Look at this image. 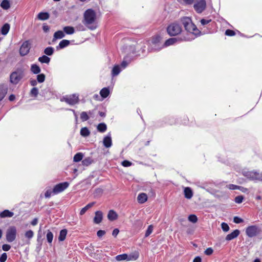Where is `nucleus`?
Instances as JSON below:
<instances>
[{
    "label": "nucleus",
    "mask_w": 262,
    "mask_h": 262,
    "mask_svg": "<svg viewBox=\"0 0 262 262\" xmlns=\"http://www.w3.org/2000/svg\"><path fill=\"white\" fill-rule=\"evenodd\" d=\"M181 21L187 31L194 34H196L199 33V30L192 23L191 19L189 17H183Z\"/></svg>",
    "instance_id": "obj_1"
},
{
    "label": "nucleus",
    "mask_w": 262,
    "mask_h": 262,
    "mask_svg": "<svg viewBox=\"0 0 262 262\" xmlns=\"http://www.w3.org/2000/svg\"><path fill=\"white\" fill-rule=\"evenodd\" d=\"M96 19V13L94 10L88 9L84 13L83 24L89 26L92 24Z\"/></svg>",
    "instance_id": "obj_2"
},
{
    "label": "nucleus",
    "mask_w": 262,
    "mask_h": 262,
    "mask_svg": "<svg viewBox=\"0 0 262 262\" xmlns=\"http://www.w3.org/2000/svg\"><path fill=\"white\" fill-rule=\"evenodd\" d=\"M167 32L171 36H175L182 31V28L180 25L177 23H173L169 25L167 28Z\"/></svg>",
    "instance_id": "obj_3"
},
{
    "label": "nucleus",
    "mask_w": 262,
    "mask_h": 262,
    "mask_svg": "<svg viewBox=\"0 0 262 262\" xmlns=\"http://www.w3.org/2000/svg\"><path fill=\"white\" fill-rule=\"evenodd\" d=\"M195 11L198 13H201L206 8L205 0H196L193 5Z\"/></svg>",
    "instance_id": "obj_4"
},
{
    "label": "nucleus",
    "mask_w": 262,
    "mask_h": 262,
    "mask_svg": "<svg viewBox=\"0 0 262 262\" xmlns=\"http://www.w3.org/2000/svg\"><path fill=\"white\" fill-rule=\"evenodd\" d=\"M16 229L15 227L12 226L9 228L6 232V239L8 242H12L16 238Z\"/></svg>",
    "instance_id": "obj_5"
},
{
    "label": "nucleus",
    "mask_w": 262,
    "mask_h": 262,
    "mask_svg": "<svg viewBox=\"0 0 262 262\" xmlns=\"http://www.w3.org/2000/svg\"><path fill=\"white\" fill-rule=\"evenodd\" d=\"M69 186L68 182H65L56 185L53 189V193L56 194L63 191Z\"/></svg>",
    "instance_id": "obj_6"
},
{
    "label": "nucleus",
    "mask_w": 262,
    "mask_h": 262,
    "mask_svg": "<svg viewBox=\"0 0 262 262\" xmlns=\"http://www.w3.org/2000/svg\"><path fill=\"white\" fill-rule=\"evenodd\" d=\"M31 48V43L29 40L24 41L19 49L20 55L22 56L27 55Z\"/></svg>",
    "instance_id": "obj_7"
},
{
    "label": "nucleus",
    "mask_w": 262,
    "mask_h": 262,
    "mask_svg": "<svg viewBox=\"0 0 262 262\" xmlns=\"http://www.w3.org/2000/svg\"><path fill=\"white\" fill-rule=\"evenodd\" d=\"M23 78V74L19 72H13L10 76V81L13 84H17Z\"/></svg>",
    "instance_id": "obj_8"
},
{
    "label": "nucleus",
    "mask_w": 262,
    "mask_h": 262,
    "mask_svg": "<svg viewBox=\"0 0 262 262\" xmlns=\"http://www.w3.org/2000/svg\"><path fill=\"white\" fill-rule=\"evenodd\" d=\"M79 100L78 96L76 94L67 96L61 99V101H64L70 105H74L78 103Z\"/></svg>",
    "instance_id": "obj_9"
},
{
    "label": "nucleus",
    "mask_w": 262,
    "mask_h": 262,
    "mask_svg": "<svg viewBox=\"0 0 262 262\" xmlns=\"http://www.w3.org/2000/svg\"><path fill=\"white\" fill-rule=\"evenodd\" d=\"M246 232L247 236L252 237L257 235L259 232V230L256 226H250L247 228Z\"/></svg>",
    "instance_id": "obj_10"
},
{
    "label": "nucleus",
    "mask_w": 262,
    "mask_h": 262,
    "mask_svg": "<svg viewBox=\"0 0 262 262\" xmlns=\"http://www.w3.org/2000/svg\"><path fill=\"white\" fill-rule=\"evenodd\" d=\"M239 231L237 229L234 230L231 233L228 234L226 237V240L227 241H231L236 237H237L239 234Z\"/></svg>",
    "instance_id": "obj_11"
},
{
    "label": "nucleus",
    "mask_w": 262,
    "mask_h": 262,
    "mask_svg": "<svg viewBox=\"0 0 262 262\" xmlns=\"http://www.w3.org/2000/svg\"><path fill=\"white\" fill-rule=\"evenodd\" d=\"M102 220V213L100 211H97L95 212V216L94 218V222L98 224L100 223Z\"/></svg>",
    "instance_id": "obj_12"
},
{
    "label": "nucleus",
    "mask_w": 262,
    "mask_h": 262,
    "mask_svg": "<svg viewBox=\"0 0 262 262\" xmlns=\"http://www.w3.org/2000/svg\"><path fill=\"white\" fill-rule=\"evenodd\" d=\"M65 35L63 31H57L56 32L54 33L53 35V38L52 39V41L54 42L57 39H59L63 38L64 37Z\"/></svg>",
    "instance_id": "obj_13"
},
{
    "label": "nucleus",
    "mask_w": 262,
    "mask_h": 262,
    "mask_svg": "<svg viewBox=\"0 0 262 262\" xmlns=\"http://www.w3.org/2000/svg\"><path fill=\"white\" fill-rule=\"evenodd\" d=\"M8 88L4 85H0V101L3 99L7 93Z\"/></svg>",
    "instance_id": "obj_14"
},
{
    "label": "nucleus",
    "mask_w": 262,
    "mask_h": 262,
    "mask_svg": "<svg viewBox=\"0 0 262 262\" xmlns=\"http://www.w3.org/2000/svg\"><path fill=\"white\" fill-rule=\"evenodd\" d=\"M103 143L104 146L106 148H109L112 146V141L110 135H108L104 138Z\"/></svg>",
    "instance_id": "obj_15"
},
{
    "label": "nucleus",
    "mask_w": 262,
    "mask_h": 262,
    "mask_svg": "<svg viewBox=\"0 0 262 262\" xmlns=\"http://www.w3.org/2000/svg\"><path fill=\"white\" fill-rule=\"evenodd\" d=\"M137 200L139 203L142 204L145 203L147 200V196L145 193H140L138 197Z\"/></svg>",
    "instance_id": "obj_16"
},
{
    "label": "nucleus",
    "mask_w": 262,
    "mask_h": 262,
    "mask_svg": "<svg viewBox=\"0 0 262 262\" xmlns=\"http://www.w3.org/2000/svg\"><path fill=\"white\" fill-rule=\"evenodd\" d=\"M10 28V25L8 23H6L3 25L1 29V33L3 35H6L8 34Z\"/></svg>",
    "instance_id": "obj_17"
},
{
    "label": "nucleus",
    "mask_w": 262,
    "mask_h": 262,
    "mask_svg": "<svg viewBox=\"0 0 262 262\" xmlns=\"http://www.w3.org/2000/svg\"><path fill=\"white\" fill-rule=\"evenodd\" d=\"M118 215L114 210H110L107 214V218L110 221H114L117 219Z\"/></svg>",
    "instance_id": "obj_18"
},
{
    "label": "nucleus",
    "mask_w": 262,
    "mask_h": 262,
    "mask_svg": "<svg viewBox=\"0 0 262 262\" xmlns=\"http://www.w3.org/2000/svg\"><path fill=\"white\" fill-rule=\"evenodd\" d=\"M70 44V41L66 39L62 40L59 43L58 46L56 47L57 49H63Z\"/></svg>",
    "instance_id": "obj_19"
},
{
    "label": "nucleus",
    "mask_w": 262,
    "mask_h": 262,
    "mask_svg": "<svg viewBox=\"0 0 262 262\" xmlns=\"http://www.w3.org/2000/svg\"><path fill=\"white\" fill-rule=\"evenodd\" d=\"M95 204V202H92V203H90L89 204H88V205H86L84 207L82 208L80 211V214L81 215L84 214L85 212L88 210L90 208H91V207H92Z\"/></svg>",
    "instance_id": "obj_20"
},
{
    "label": "nucleus",
    "mask_w": 262,
    "mask_h": 262,
    "mask_svg": "<svg viewBox=\"0 0 262 262\" xmlns=\"http://www.w3.org/2000/svg\"><path fill=\"white\" fill-rule=\"evenodd\" d=\"M13 215H14L13 212H11L8 210H5L4 211H3V212H2L0 213V216L2 218L7 217H11L13 216Z\"/></svg>",
    "instance_id": "obj_21"
},
{
    "label": "nucleus",
    "mask_w": 262,
    "mask_h": 262,
    "mask_svg": "<svg viewBox=\"0 0 262 262\" xmlns=\"http://www.w3.org/2000/svg\"><path fill=\"white\" fill-rule=\"evenodd\" d=\"M184 195L185 197L188 199H190L192 197L193 193L189 187H186L184 189Z\"/></svg>",
    "instance_id": "obj_22"
},
{
    "label": "nucleus",
    "mask_w": 262,
    "mask_h": 262,
    "mask_svg": "<svg viewBox=\"0 0 262 262\" xmlns=\"http://www.w3.org/2000/svg\"><path fill=\"white\" fill-rule=\"evenodd\" d=\"M37 17L41 20H45L49 18V14L47 12H40L38 14Z\"/></svg>",
    "instance_id": "obj_23"
},
{
    "label": "nucleus",
    "mask_w": 262,
    "mask_h": 262,
    "mask_svg": "<svg viewBox=\"0 0 262 262\" xmlns=\"http://www.w3.org/2000/svg\"><path fill=\"white\" fill-rule=\"evenodd\" d=\"M63 31L67 34H73L75 32L74 28L71 26H66L63 28Z\"/></svg>",
    "instance_id": "obj_24"
},
{
    "label": "nucleus",
    "mask_w": 262,
    "mask_h": 262,
    "mask_svg": "<svg viewBox=\"0 0 262 262\" xmlns=\"http://www.w3.org/2000/svg\"><path fill=\"white\" fill-rule=\"evenodd\" d=\"M67 234V229H62L60 231L59 235L58 237V239L59 241H63Z\"/></svg>",
    "instance_id": "obj_25"
},
{
    "label": "nucleus",
    "mask_w": 262,
    "mask_h": 262,
    "mask_svg": "<svg viewBox=\"0 0 262 262\" xmlns=\"http://www.w3.org/2000/svg\"><path fill=\"white\" fill-rule=\"evenodd\" d=\"M31 71L34 74H37L40 72V68L37 64H33L31 67Z\"/></svg>",
    "instance_id": "obj_26"
},
{
    "label": "nucleus",
    "mask_w": 262,
    "mask_h": 262,
    "mask_svg": "<svg viewBox=\"0 0 262 262\" xmlns=\"http://www.w3.org/2000/svg\"><path fill=\"white\" fill-rule=\"evenodd\" d=\"M110 94L109 90L107 88H103L100 92V94L102 97L106 98Z\"/></svg>",
    "instance_id": "obj_27"
},
{
    "label": "nucleus",
    "mask_w": 262,
    "mask_h": 262,
    "mask_svg": "<svg viewBox=\"0 0 262 262\" xmlns=\"http://www.w3.org/2000/svg\"><path fill=\"white\" fill-rule=\"evenodd\" d=\"M161 39V38L160 36H159V35L155 36L152 38V39L151 40V43L152 45L156 46L160 42Z\"/></svg>",
    "instance_id": "obj_28"
},
{
    "label": "nucleus",
    "mask_w": 262,
    "mask_h": 262,
    "mask_svg": "<svg viewBox=\"0 0 262 262\" xmlns=\"http://www.w3.org/2000/svg\"><path fill=\"white\" fill-rule=\"evenodd\" d=\"M83 157V155L81 152L77 153L73 158V161L75 162H78L82 160Z\"/></svg>",
    "instance_id": "obj_29"
},
{
    "label": "nucleus",
    "mask_w": 262,
    "mask_h": 262,
    "mask_svg": "<svg viewBox=\"0 0 262 262\" xmlns=\"http://www.w3.org/2000/svg\"><path fill=\"white\" fill-rule=\"evenodd\" d=\"M177 41V39L176 38H171L166 40L164 43V46L166 47L172 45L176 43Z\"/></svg>",
    "instance_id": "obj_30"
},
{
    "label": "nucleus",
    "mask_w": 262,
    "mask_h": 262,
    "mask_svg": "<svg viewBox=\"0 0 262 262\" xmlns=\"http://www.w3.org/2000/svg\"><path fill=\"white\" fill-rule=\"evenodd\" d=\"M116 259L117 261H121L125 259L130 260V258H128V255L126 254H123L121 255H118L116 256Z\"/></svg>",
    "instance_id": "obj_31"
},
{
    "label": "nucleus",
    "mask_w": 262,
    "mask_h": 262,
    "mask_svg": "<svg viewBox=\"0 0 262 262\" xmlns=\"http://www.w3.org/2000/svg\"><path fill=\"white\" fill-rule=\"evenodd\" d=\"M107 128L106 125L104 123H100L97 126V129L99 132L103 133L106 131Z\"/></svg>",
    "instance_id": "obj_32"
},
{
    "label": "nucleus",
    "mask_w": 262,
    "mask_h": 262,
    "mask_svg": "<svg viewBox=\"0 0 262 262\" xmlns=\"http://www.w3.org/2000/svg\"><path fill=\"white\" fill-rule=\"evenodd\" d=\"M38 61L41 63H49L50 61V58L46 55H43L39 57Z\"/></svg>",
    "instance_id": "obj_33"
},
{
    "label": "nucleus",
    "mask_w": 262,
    "mask_h": 262,
    "mask_svg": "<svg viewBox=\"0 0 262 262\" xmlns=\"http://www.w3.org/2000/svg\"><path fill=\"white\" fill-rule=\"evenodd\" d=\"M90 132L87 127H82L80 130V135L83 137L89 136Z\"/></svg>",
    "instance_id": "obj_34"
},
{
    "label": "nucleus",
    "mask_w": 262,
    "mask_h": 262,
    "mask_svg": "<svg viewBox=\"0 0 262 262\" xmlns=\"http://www.w3.org/2000/svg\"><path fill=\"white\" fill-rule=\"evenodd\" d=\"M54 49L53 47H49L46 48L44 50V53L45 54L51 56L53 54Z\"/></svg>",
    "instance_id": "obj_35"
},
{
    "label": "nucleus",
    "mask_w": 262,
    "mask_h": 262,
    "mask_svg": "<svg viewBox=\"0 0 262 262\" xmlns=\"http://www.w3.org/2000/svg\"><path fill=\"white\" fill-rule=\"evenodd\" d=\"M1 7L5 10L8 9L10 8V3L8 0H4L2 1L1 5Z\"/></svg>",
    "instance_id": "obj_36"
},
{
    "label": "nucleus",
    "mask_w": 262,
    "mask_h": 262,
    "mask_svg": "<svg viewBox=\"0 0 262 262\" xmlns=\"http://www.w3.org/2000/svg\"><path fill=\"white\" fill-rule=\"evenodd\" d=\"M120 72V68L119 66H115L112 71V74L113 76H116L119 74Z\"/></svg>",
    "instance_id": "obj_37"
},
{
    "label": "nucleus",
    "mask_w": 262,
    "mask_h": 262,
    "mask_svg": "<svg viewBox=\"0 0 262 262\" xmlns=\"http://www.w3.org/2000/svg\"><path fill=\"white\" fill-rule=\"evenodd\" d=\"M80 118L82 121H85L89 119V117L86 112H82L80 114Z\"/></svg>",
    "instance_id": "obj_38"
},
{
    "label": "nucleus",
    "mask_w": 262,
    "mask_h": 262,
    "mask_svg": "<svg viewBox=\"0 0 262 262\" xmlns=\"http://www.w3.org/2000/svg\"><path fill=\"white\" fill-rule=\"evenodd\" d=\"M92 162V160L90 158H85L82 160V163L84 166H89Z\"/></svg>",
    "instance_id": "obj_39"
},
{
    "label": "nucleus",
    "mask_w": 262,
    "mask_h": 262,
    "mask_svg": "<svg viewBox=\"0 0 262 262\" xmlns=\"http://www.w3.org/2000/svg\"><path fill=\"white\" fill-rule=\"evenodd\" d=\"M53 233L51 231H48L47 232V239L48 242L49 243H51L53 241Z\"/></svg>",
    "instance_id": "obj_40"
},
{
    "label": "nucleus",
    "mask_w": 262,
    "mask_h": 262,
    "mask_svg": "<svg viewBox=\"0 0 262 262\" xmlns=\"http://www.w3.org/2000/svg\"><path fill=\"white\" fill-rule=\"evenodd\" d=\"M153 231V226L152 225H150L148 227L146 231L145 236L148 237L152 232Z\"/></svg>",
    "instance_id": "obj_41"
},
{
    "label": "nucleus",
    "mask_w": 262,
    "mask_h": 262,
    "mask_svg": "<svg viewBox=\"0 0 262 262\" xmlns=\"http://www.w3.org/2000/svg\"><path fill=\"white\" fill-rule=\"evenodd\" d=\"M37 80L38 82H43L45 80V75L43 74H40L37 76Z\"/></svg>",
    "instance_id": "obj_42"
},
{
    "label": "nucleus",
    "mask_w": 262,
    "mask_h": 262,
    "mask_svg": "<svg viewBox=\"0 0 262 262\" xmlns=\"http://www.w3.org/2000/svg\"><path fill=\"white\" fill-rule=\"evenodd\" d=\"M188 220L193 223H195L197 222L198 218L196 215L191 214L188 216Z\"/></svg>",
    "instance_id": "obj_43"
},
{
    "label": "nucleus",
    "mask_w": 262,
    "mask_h": 262,
    "mask_svg": "<svg viewBox=\"0 0 262 262\" xmlns=\"http://www.w3.org/2000/svg\"><path fill=\"white\" fill-rule=\"evenodd\" d=\"M34 235V232L33 231L30 230L26 232L25 236L28 239L31 238Z\"/></svg>",
    "instance_id": "obj_44"
},
{
    "label": "nucleus",
    "mask_w": 262,
    "mask_h": 262,
    "mask_svg": "<svg viewBox=\"0 0 262 262\" xmlns=\"http://www.w3.org/2000/svg\"><path fill=\"white\" fill-rule=\"evenodd\" d=\"M221 227H222V230L224 232H227L229 230V227L227 223H222L221 224Z\"/></svg>",
    "instance_id": "obj_45"
},
{
    "label": "nucleus",
    "mask_w": 262,
    "mask_h": 262,
    "mask_svg": "<svg viewBox=\"0 0 262 262\" xmlns=\"http://www.w3.org/2000/svg\"><path fill=\"white\" fill-rule=\"evenodd\" d=\"M244 200V197L242 195H238L235 198L234 201L236 203L240 204Z\"/></svg>",
    "instance_id": "obj_46"
},
{
    "label": "nucleus",
    "mask_w": 262,
    "mask_h": 262,
    "mask_svg": "<svg viewBox=\"0 0 262 262\" xmlns=\"http://www.w3.org/2000/svg\"><path fill=\"white\" fill-rule=\"evenodd\" d=\"M38 94V90L36 88H33L31 91V94L32 96L36 97Z\"/></svg>",
    "instance_id": "obj_47"
},
{
    "label": "nucleus",
    "mask_w": 262,
    "mask_h": 262,
    "mask_svg": "<svg viewBox=\"0 0 262 262\" xmlns=\"http://www.w3.org/2000/svg\"><path fill=\"white\" fill-rule=\"evenodd\" d=\"M7 258V255L6 253H4L0 257V262H5Z\"/></svg>",
    "instance_id": "obj_48"
},
{
    "label": "nucleus",
    "mask_w": 262,
    "mask_h": 262,
    "mask_svg": "<svg viewBox=\"0 0 262 262\" xmlns=\"http://www.w3.org/2000/svg\"><path fill=\"white\" fill-rule=\"evenodd\" d=\"M213 252V249L211 248H208L205 251L204 253L207 255H210L212 254Z\"/></svg>",
    "instance_id": "obj_49"
},
{
    "label": "nucleus",
    "mask_w": 262,
    "mask_h": 262,
    "mask_svg": "<svg viewBox=\"0 0 262 262\" xmlns=\"http://www.w3.org/2000/svg\"><path fill=\"white\" fill-rule=\"evenodd\" d=\"M225 34L228 36H234L235 35V32L231 30L228 29L225 32Z\"/></svg>",
    "instance_id": "obj_50"
},
{
    "label": "nucleus",
    "mask_w": 262,
    "mask_h": 262,
    "mask_svg": "<svg viewBox=\"0 0 262 262\" xmlns=\"http://www.w3.org/2000/svg\"><path fill=\"white\" fill-rule=\"evenodd\" d=\"M233 221L236 224H239L243 222V220L238 216H235L233 219Z\"/></svg>",
    "instance_id": "obj_51"
},
{
    "label": "nucleus",
    "mask_w": 262,
    "mask_h": 262,
    "mask_svg": "<svg viewBox=\"0 0 262 262\" xmlns=\"http://www.w3.org/2000/svg\"><path fill=\"white\" fill-rule=\"evenodd\" d=\"M227 188L231 190H235L238 189V186L234 184H229L227 186Z\"/></svg>",
    "instance_id": "obj_52"
},
{
    "label": "nucleus",
    "mask_w": 262,
    "mask_h": 262,
    "mask_svg": "<svg viewBox=\"0 0 262 262\" xmlns=\"http://www.w3.org/2000/svg\"><path fill=\"white\" fill-rule=\"evenodd\" d=\"M122 165L124 167H128L132 165V163L127 160H124L122 162Z\"/></svg>",
    "instance_id": "obj_53"
},
{
    "label": "nucleus",
    "mask_w": 262,
    "mask_h": 262,
    "mask_svg": "<svg viewBox=\"0 0 262 262\" xmlns=\"http://www.w3.org/2000/svg\"><path fill=\"white\" fill-rule=\"evenodd\" d=\"M11 248L10 245L8 244H4L2 246V249L5 251H9Z\"/></svg>",
    "instance_id": "obj_54"
},
{
    "label": "nucleus",
    "mask_w": 262,
    "mask_h": 262,
    "mask_svg": "<svg viewBox=\"0 0 262 262\" xmlns=\"http://www.w3.org/2000/svg\"><path fill=\"white\" fill-rule=\"evenodd\" d=\"M105 234L104 230H100L97 231V235L99 237H101Z\"/></svg>",
    "instance_id": "obj_55"
},
{
    "label": "nucleus",
    "mask_w": 262,
    "mask_h": 262,
    "mask_svg": "<svg viewBox=\"0 0 262 262\" xmlns=\"http://www.w3.org/2000/svg\"><path fill=\"white\" fill-rule=\"evenodd\" d=\"M211 19H202L200 22L202 25H205L209 24L211 21Z\"/></svg>",
    "instance_id": "obj_56"
},
{
    "label": "nucleus",
    "mask_w": 262,
    "mask_h": 262,
    "mask_svg": "<svg viewBox=\"0 0 262 262\" xmlns=\"http://www.w3.org/2000/svg\"><path fill=\"white\" fill-rule=\"evenodd\" d=\"M52 193H53V190L51 191V190H47L45 193V196L46 198H49L51 196Z\"/></svg>",
    "instance_id": "obj_57"
},
{
    "label": "nucleus",
    "mask_w": 262,
    "mask_h": 262,
    "mask_svg": "<svg viewBox=\"0 0 262 262\" xmlns=\"http://www.w3.org/2000/svg\"><path fill=\"white\" fill-rule=\"evenodd\" d=\"M238 189L240 190L242 192L244 193H247L248 191V189L247 188L242 186H239Z\"/></svg>",
    "instance_id": "obj_58"
},
{
    "label": "nucleus",
    "mask_w": 262,
    "mask_h": 262,
    "mask_svg": "<svg viewBox=\"0 0 262 262\" xmlns=\"http://www.w3.org/2000/svg\"><path fill=\"white\" fill-rule=\"evenodd\" d=\"M119 232V230L118 229L116 228L113 231L112 235L116 237L118 234Z\"/></svg>",
    "instance_id": "obj_59"
},
{
    "label": "nucleus",
    "mask_w": 262,
    "mask_h": 262,
    "mask_svg": "<svg viewBox=\"0 0 262 262\" xmlns=\"http://www.w3.org/2000/svg\"><path fill=\"white\" fill-rule=\"evenodd\" d=\"M43 30L45 32H47L49 31L50 27L47 25H43L42 27Z\"/></svg>",
    "instance_id": "obj_60"
},
{
    "label": "nucleus",
    "mask_w": 262,
    "mask_h": 262,
    "mask_svg": "<svg viewBox=\"0 0 262 262\" xmlns=\"http://www.w3.org/2000/svg\"><path fill=\"white\" fill-rule=\"evenodd\" d=\"M38 223V219L37 218H35L33 219V220L31 222V225L33 226H35Z\"/></svg>",
    "instance_id": "obj_61"
},
{
    "label": "nucleus",
    "mask_w": 262,
    "mask_h": 262,
    "mask_svg": "<svg viewBox=\"0 0 262 262\" xmlns=\"http://www.w3.org/2000/svg\"><path fill=\"white\" fill-rule=\"evenodd\" d=\"M183 1L186 4L191 5L194 2V0H183Z\"/></svg>",
    "instance_id": "obj_62"
},
{
    "label": "nucleus",
    "mask_w": 262,
    "mask_h": 262,
    "mask_svg": "<svg viewBox=\"0 0 262 262\" xmlns=\"http://www.w3.org/2000/svg\"><path fill=\"white\" fill-rule=\"evenodd\" d=\"M201 258L199 256H197L193 259V262H201Z\"/></svg>",
    "instance_id": "obj_63"
},
{
    "label": "nucleus",
    "mask_w": 262,
    "mask_h": 262,
    "mask_svg": "<svg viewBox=\"0 0 262 262\" xmlns=\"http://www.w3.org/2000/svg\"><path fill=\"white\" fill-rule=\"evenodd\" d=\"M30 83L32 85L35 86L37 84V81H36V80H31L30 81Z\"/></svg>",
    "instance_id": "obj_64"
}]
</instances>
